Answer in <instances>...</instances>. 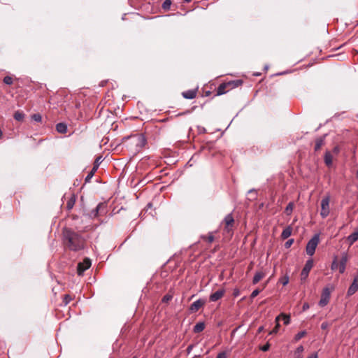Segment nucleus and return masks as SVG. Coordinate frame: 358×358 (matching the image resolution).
Returning a JSON list of instances; mask_svg holds the SVG:
<instances>
[{
	"label": "nucleus",
	"mask_w": 358,
	"mask_h": 358,
	"mask_svg": "<svg viewBox=\"0 0 358 358\" xmlns=\"http://www.w3.org/2000/svg\"><path fill=\"white\" fill-rule=\"evenodd\" d=\"M192 0H184V1L187 2V3H189Z\"/></svg>",
	"instance_id": "5fc2aeb1"
},
{
	"label": "nucleus",
	"mask_w": 358,
	"mask_h": 358,
	"mask_svg": "<svg viewBox=\"0 0 358 358\" xmlns=\"http://www.w3.org/2000/svg\"><path fill=\"white\" fill-rule=\"evenodd\" d=\"M340 151V148L338 146H335L333 149V152L335 154H338Z\"/></svg>",
	"instance_id": "de8ad7c7"
},
{
	"label": "nucleus",
	"mask_w": 358,
	"mask_h": 358,
	"mask_svg": "<svg viewBox=\"0 0 358 358\" xmlns=\"http://www.w3.org/2000/svg\"><path fill=\"white\" fill-rule=\"evenodd\" d=\"M310 308L309 304L308 303H304L302 307L303 311L307 310Z\"/></svg>",
	"instance_id": "a18cd8bd"
},
{
	"label": "nucleus",
	"mask_w": 358,
	"mask_h": 358,
	"mask_svg": "<svg viewBox=\"0 0 358 358\" xmlns=\"http://www.w3.org/2000/svg\"><path fill=\"white\" fill-rule=\"evenodd\" d=\"M24 117V114L21 111H16L14 113V118L17 121H22Z\"/></svg>",
	"instance_id": "393cba45"
},
{
	"label": "nucleus",
	"mask_w": 358,
	"mask_h": 358,
	"mask_svg": "<svg viewBox=\"0 0 358 358\" xmlns=\"http://www.w3.org/2000/svg\"><path fill=\"white\" fill-rule=\"evenodd\" d=\"M216 358H227V353L225 352H220Z\"/></svg>",
	"instance_id": "ea45409f"
},
{
	"label": "nucleus",
	"mask_w": 358,
	"mask_h": 358,
	"mask_svg": "<svg viewBox=\"0 0 358 358\" xmlns=\"http://www.w3.org/2000/svg\"><path fill=\"white\" fill-rule=\"evenodd\" d=\"M56 130L60 134H66L67 131V125L63 122L58 123L56 124Z\"/></svg>",
	"instance_id": "f3484780"
},
{
	"label": "nucleus",
	"mask_w": 358,
	"mask_h": 358,
	"mask_svg": "<svg viewBox=\"0 0 358 358\" xmlns=\"http://www.w3.org/2000/svg\"><path fill=\"white\" fill-rule=\"evenodd\" d=\"M308 358H318L317 353L314 352L308 356Z\"/></svg>",
	"instance_id": "09e8293b"
},
{
	"label": "nucleus",
	"mask_w": 358,
	"mask_h": 358,
	"mask_svg": "<svg viewBox=\"0 0 358 358\" xmlns=\"http://www.w3.org/2000/svg\"><path fill=\"white\" fill-rule=\"evenodd\" d=\"M280 282L282 284V285H286L289 282V277L287 275L284 276L280 279Z\"/></svg>",
	"instance_id": "473e14b6"
},
{
	"label": "nucleus",
	"mask_w": 358,
	"mask_h": 358,
	"mask_svg": "<svg viewBox=\"0 0 358 358\" xmlns=\"http://www.w3.org/2000/svg\"><path fill=\"white\" fill-rule=\"evenodd\" d=\"M172 299V296L171 295H169V294H166L165 295L163 299H162V301L163 302H168L169 301H170L171 299Z\"/></svg>",
	"instance_id": "4c0bfd02"
},
{
	"label": "nucleus",
	"mask_w": 358,
	"mask_h": 358,
	"mask_svg": "<svg viewBox=\"0 0 358 358\" xmlns=\"http://www.w3.org/2000/svg\"><path fill=\"white\" fill-rule=\"evenodd\" d=\"M31 117V120L37 122H41L42 120V116L39 113L33 114Z\"/></svg>",
	"instance_id": "c85d7f7f"
},
{
	"label": "nucleus",
	"mask_w": 358,
	"mask_h": 358,
	"mask_svg": "<svg viewBox=\"0 0 358 358\" xmlns=\"http://www.w3.org/2000/svg\"><path fill=\"white\" fill-rule=\"evenodd\" d=\"M3 83L6 85H11L13 83V78L10 76H5L3 78Z\"/></svg>",
	"instance_id": "7c9ffc66"
},
{
	"label": "nucleus",
	"mask_w": 358,
	"mask_h": 358,
	"mask_svg": "<svg viewBox=\"0 0 358 358\" xmlns=\"http://www.w3.org/2000/svg\"><path fill=\"white\" fill-rule=\"evenodd\" d=\"M279 327H280V324H279V323L278 322L277 324H276L275 327L273 329V331H271V334H276L278 332V331Z\"/></svg>",
	"instance_id": "37998d69"
},
{
	"label": "nucleus",
	"mask_w": 358,
	"mask_h": 358,
	"mask_svg": "<svg viewBox=\"0 0 358 358\" xmlns=\"http://www.w3.org/2000/svg\"><path fill=\"white\" fill-rule=\"evenodd\" d=\"M269 347H270L269 344L267 343L261 348V350H262L263 352H266L268 350Z\"/></svg>",
	"instance_id": "79ce46f5"
},
{
	"label": "nucleus",
	"mask_w": 358,
	"mask_h": 358,
	"mask_svg": "<svg viewBox=\"0 0 358 358\" xmlns=\"http://www.w3.org/2000/svg\"><path fill=\"white\" fill-rule=\"evenodd\" d=\"M329 196H325L324 197L322 198L321 201L320 215L322 218H325L329 215Z\"/></svg>",
	"instance_id": "20e7f679"
},
{
	"label": "nucleus",
	"mask_w": 358,
	"mask_h": 358,
	"mask_svg": "<svg viewBox=\"0 0 358 358\" xmlns=\"http://www.w3.org/2000/svg\"><path fill=\"white\" fill-rule=\"evenodd\" d=\"M196 91L192 90L182 92V96L187 99H192L196 96Z\"/></svg>",
	"instance_id": "6ab92c4d"
},
{
	"label": "nucleus",
	"mask_w": 358,
	"mask_h": 358,
	"mask_svg": "<svg viewBox=\"0 0 358 358\" xmlns=\"http://www.w3.org/2000/svg\"><path fill=\"white\" fill-rule=\"evenodd\" d=\"M205 303L206 301L204 299H199L191 304L189 310L192 312L195 313L198 311Z\"/></svg>",
	"instance_id": "9d476101"
},
{
	"label": "nucleus",
	"mask_w": 358,
	"mask_h": 358,
	"mask_svg": "<svg viewBox=\"0 0 358 358\" xmlns=\"http://www.w3.org/2000/svg\"><path fill=\"white\" fill-rule=\"evenodd\" d=\"M332 155L329 151H327L324 155V162L327 166H330L332 164Z\"/></svg>",
	"instance_id": "412c9836"
},
{
	"label": "nucleus",
	"mask_w": 358,
	"mask_h": 358,
	"mask_svg": "<svg viewBox=\"0 0 358 358\" xmlns=\"http://www.w3.org/2000/svg\"><path fill=\"white\" fill-rule=\"evenodd\" d=\"M265 276V273L262 271H257L253 277L252 283L254 285L259 282Z\"/></svg>",
	"instance_id": "a211bd4d"
},
{
	"label": "nucleus",
	"mask_w": 358,
	"mask_h": 358,
	"mask_svg": "<svg viewBox=\"0 0 358 358\" xmlns=\"http://www.w3.org/2000/svg\"><path fill=\"white\" fill-rule=\"evenodd\" d=\"M329 327V324L327 322L322 323L321 328L322 329H326Z\"/></svg>",
	"instance_id": "49530a36"
},
{
	"label": "nucleus",
	"mask_w": 358,
	"mask_h": 358,
	"mask_svg": "<svg viewBox=\"0 0 358 358\" xmlns=\"http://www.w3.org/2000/svg\"><path fill=\"white\" fill-rule=\"evenodd\" d=\"M240 295V290L238 288H235L233 291V296L238 297Z\"/></svg>",
	"instance_id": "58836bf2"
},
{
	"label": "nucleus",
	"mask_w": 358,
	"mask_h": 358,
	"mask_svg": "<svg viewBox=\"0 0 358 358\" xmlns=\"http://www.w3.org/2000/svg\"><path fill=\"white\" fill-rule=\"evenodd\" d=\"M228 86L227 83L221 84L217 88V94H223L226 92L225 88Z\"/></svg>",
	"instance_id": "a878e982"
},
{
	"label": "nucleus",
	"mask_w": 358,
	"mask_h": 358,
	"mask_svg": "<svg viewBox=\"0 0 358 358\" xmlns=\"http://www.w3.org/2000/svg\"><path fill=\"white\" fill-rule=\"evenodd\" d=\"M358 240V227L356 229V230L350 234L348 238L347 241H348L349 244L351 245L354 243H355Z\"/></svg>",
	"instance_id": "4468645a"
},
{
	"label": "nucleus",
	"mask_w": 358,
	"mask_h": 358,
	"mask_svg": "<svg viewBox=\"0 0 358 358\" xmlns=\"http://www.w3.org/2000/svg\"><path fill=\"white\" fill-rule=\"evenodd\" d=\"M242 84L243 81L241 80H236L227 83L228 86H231V87H238Z\"/></svg>",
	"instance_id": "b1692460"
},
{
	"label": "nucleus",
	"mask_w": 358,
	"mask_h": 358,
	"mask_svg": "<svg viewBox=\"0 0 358 358\" xmlns=\"http://www.w3.org/2000/svg\"><path fill=\"white\" fill-rule=\"evenodd\" d=\"M348 255L345 253L342 255L340 262L338 263V268L340 273H343L345 271L346 264L348 262Z\"/></svg>",
	"instance_id": "f8f14e48"
},
{
	"label": "nucleus",
	"mask_w": 358,
	"mask_h": 358,
	"mask_svg": "<svg viewBox=\"0 0 358 358\" xmlns=\"http://www.w3.org/2000/svg\"><path fill=\"white\" fill-rule=\"evenodd\" d=\"M292 232V228L291 226H287L286 228H285L281 234V238L282 239H286L289 238Z\"/></svg>",
	"instance_id": "2eb2a0df"
},
{
	"label": "nucleus",
	"mask_w": 358,
	"mask_h": 358,
	"mask_svg": "<svg viewBox=\"0 0 358 358\" xmlns=\"http://www.w3.org/2000/svg\"><path fill=\"white\" fill-rule=\"evenodd\" d=\"M303 351V347L302 345L299 346L295 352V355H301Z\"/></svg>",
	"instance_id": "c9c22d12"
},
{
	"label": "nucleus",
	"mask_w": 358,
	"mask_h": 358,
	"mask_svg": "<svg viewBox=\"0 0 358 358\" xmlns=\"http://www.w3.org/2000/svg\"><path fill=\"white\" fill-rule=\"evenodd\" d=\"M64 242L66 246L72 251H79L85 248V240L78 233L65 228L63 230Z\"/></svg>",
	"instance_id": "f257e3e1"
},
{
	"label": "nucleus",
	"mask_w": 358,
	"mask_h": 358,
	"mask_svg": "<svg viewBox=\"0 0 358 358\" xmlns=\"http://www.w3.org/2000/svg\"><path fill=\"white\" fill-rule=\"evenodd\" d=\"M224 293H225V289H218L217 291H216L215 292H214L210 295L209 299L210 301H213V302L217 301L224 296Z\"/></svg>",
	"instance_id": "9b49d317"
},
{
	"label": "nucleus",
	"mask_w": 358,
	"mask_h": 358,
	"mask_svg": "<svg viewBox=\"0 0 358 358\" xmlns=\"http://www.w3.org/2000/svg\"><path fill=\"white\" fill-rule=\"evenodd\" d=\"M338 267V263L337 262L336 257H335V259L332 262V264H331V268L332 270H336Z\"/></svg>",
	"instance_id": "2f4dec72"
},
{
	"label": "nucleus",
	"mask_w": 358,
	"mask_h": 358,
	"mask_svg": "<svg viewBox=\"0 0 358 358\" xmlns=\"http://www.w3.org/2000/svg\"><path fill=\"white\" fill-rule=\"evenodd\" d=\"M356 177L358 179V170L357 171V173H356Z\"/></svg>",
	"instance_id": "6e6d98bb"
},
{
	"label": "nucleus",
	"mask_w": 358,
	"mask_h": 358,
	"mask_svg": "<svg viewBox=\"0 0 358 358\" xmlns=\"http://www.w3.org/2000/svg\"><path fill=\"white\" fill-rule=\"evenodd\" d=\"M73 204H74V201H69L68 203H67V208L69 209H71L73 206Z\"/></svg>",
	"instance_id": "c03bdc74"
},
{
	"label": "nucleus",
	"mask_w": 358,
	"mask_h": 358,
	"mask_svg": "<svg viewBox=\"0 0 358 358\" xmlns=\"http://www.w3.org/2000/svg\"><path fill=\"white\" fill-rule=\"evenodd\" d=\"M282 317L283 322H284V324L285 325H287L290 323V317L289 315H286V314H284V313H281L280 315L277 316L275 317V322H279V320Z\"/></svg>",
	"instance_id": "dca6fc26"
},
{
	"label": "nucleus",
	"mask_w": 358,
	"mask_h": 358,
	"mask_svg": "<svg viewBox=\"0 0 358 358\" xmlns=\"http://www.w3.org/2000/svg\"><path fill=\"white\" fill-rule=\"evenodd\" d=\"M313 266V260L308 259L306 261V264L301 273V280H306L309 275V272Z\"/></svg>",
	"instance_id": "39448f33"
},
{
	"label": "nucleus",
	"mask_w": 358,
	"mask_h": 358,
	"mask_svg": "<svg viewBox=\"0 0 358 358\" xmlns=\"http://www.w3.org/2000/svg\"><path fill=\"white\" fill-rule=\"evenodd\" d=\"M207 241L208 243H211L214 241V236L212 232L209 233L207 237Z\"/></svg>",
	"instance_id": "f704fd0d"
},
{
	"label": "nucleus",
	"mask_w": 358,
	"mask_h": 358,
	"mask_svg": "<svg viewBox=\"0 0 358 358\" xmlns=\"http://www.w3.org/2000/svg\"><path fill=\"white\" fill-rule=\"evenodd\" d=\"M294 243V239H289L285 243V246L286 248H289Z\"/></svg>",
	"instance_id": "e433bc0d"
},
{
	"label": "nucleus",
	"mask_w": 358,
	"mask_h": 358,
	"mask_svg": "<svg viewBox=\"0 0 358 358\" xmlns=\"http://www.w3.org/2000/svg\"><path fill=\"white\" fill-rule=\"evenodd\" d=\"M326 137V135L323 136L322 137L318 138L315 140V150L318 151L324 142V138Z\"/></svg>",
	"instance_id": "aec40b11"
},
{
	"label": "nucleus",
	"mask_w": 358,
	"mask_h": 358,
	"mask_svg": "<svg viewBox=\"0 0 358 358\" xmlns=\"http://www.w3.org/2000/svg\"><path fill=\"white\" fill-rule=\"evenodd\" d=\"M294 358H303L302 355H295V357Z\"/></svg>",
	"instance_id": "603ef678"
},
{
	"label": "nucleus",
	"mask_w": 358,
	"mask_h": 358,
	"mask_svg": "<svg viewBox=\"0 0 358 358\" xmlns=\"http://www.w3.org/2000/svg\"><path fill=\"white\" fill-rule=\"evenodd\" d=\"M263 328H264L263 327H259L258 329V331L261 332L263 330Z\"/></svg>",
	"instance_id": "864d4df0"
},
{
	"label": "nucleus",
	"mask_w": 358,
	"mask_h": 358,
	"mask_svg": "<svg viewBox=\"0 0 358 358\" xmlns=\"http://www.w3.org/2000/svg\"><path fill=\"white\" fill-rule=\"evenodd\" d=\"M293 208H294V203L292 202H289L285 208V213L287 215H289L292 213Z\"/></svg>",
	"instance_id": "bb28decb"
},
{
	"label": "nucleus",
	"mask_w": 358,
	"mask_h": 358,
	"mask_svg": "<svg viewBox=\"0 0 358 358\" xmlns=\"http://www.w3.org/2000/svg\"><path fill=\"white\" fill-rule=\"evenodd\" d=\"M224 223L225 224L224 230L227 232H231L234 224V219L231 213L227 215L224 219Z\"/></svg>",
	"instance_id": "1a4fd4ad"
},
{
	"label": "nucleus",
	"mask_w": 358,
	"mask_h": 358,
	"mask_svg": "<svg viewBox=\"0 0 358 358\" xmlns=\"http://www.w3.org/2000/svg\"><path fill=\"white\" fill-rule=\"evenodd\" d=\"M358 290V277H355L348 290V295L351 296Z\"/></svg>",
	"instance_id": "ddd939ff"
},
{
	"label": "nucleus",
	"mask_w": 358,
	"mask_h": 358,
	"mask_svg": "<svg viewBox=\"0 0 358 358\" xmlns=\"http://www.w3.org/2000/svg\"><path fill=\"white\" fill-rule=\"evenodd\" d=\"M260 292V290L259 289H255L250 294V298L254 299L256 297Z\"/></svg>",
	"instance_id": "72a5a7b5"
},
{
	"label": "nucleus",
	"mask_w": 358,
	"mask_h": 358,
	"mask_svg": "<svg viewBox=\"0 0 358 358\" xmlns=\"http://www.w3.org/2000/svg\"><path fill=\"white\" fill-rule=\"evenodd\" d=\"M330 290L329 288L327 287H325L323 289V291H322V295H321V299L319 301V305L322 307H324L325 306L329 301V299H330Z\"/></svg>",
	"instance_id": "6e6552de"
},
{
	"label": "nucleus",
	"mask_w": 358,
	"mask_h": 358,
	"mask_svg": "<svg viewBox=\"0 0 358 358\" xmlns=\"http://www.w3.org/2000/svg\"><path fill=\"white\" fill-rule=\"evenodd\" d=\"M306 335V331H299V333H297L295 336H294V340L296 341H299L301 338H302L303 336H305Z\"/></svg>",
	"instance_id": "cd10ccee"
},
{
	"label": "nucleus",
	"mask_w": 358,
	"mask_h": 358,
	"mask_svg": "<svg viewBox=\"0 0 358 358\" xmlns=\"http://www.w3.org/2000/svg\"><path fill=\"white\" fill-rule=\"evenodd\" d=\"M192 348H193V345H189L187 347V353H188V354H189V353L191 352V351H192Z\"/></svg>",
	"instance_id": "8fccbe9b"
},
{
	"label": "nucleus",
	"mask_w": 358,
	"mask_h": 358,
	"mask_svg": "<svg viewBox=\"0 0 358 358\" xmlns=\"http://www.w3.org/2000/svg\"><path fill=\"white\" fill-rule=\"evenodd\" d=\"M251 193H254L255 194V196H256V190L255 189H250L248 191V194H251Z\"/></svg>",
	"instance_id": "3c124183"
},
{
	"label": "nucleus",
	"mask_w": 358,
	"mask_h": 358,
	"mask_svg": "<svg viewBox=\"0 0 358 358\" xmlns=\"http://www.w3.org/2000/svg\"><path fill=\"white\" fill-rule=\"evenodd\" d=\"M102 162L101 157H98L95 159L92 169L89 172L85 178V182H89L92 178L94 176L95 172L97 171L101 162Z\"/></svg>",
	"instance_id": "423d86ee"
},
{
	"label": "nucleus",
	"mask_w": 358,
	"mask_h": 358,
	"mask_svg": "<svg viewBox=\"0 0 358 358\" xmlns=\"http://www.w3.org/2000/svg\"><path fill=\"white\" fill-rule=\"evenodd\" d=\"M320 242V236L319 234H315L310 240L308 241L306 251L307 255L309 256H313L315 252V249Z\"/></svg>",
	"instance_id": "7ed1b4c3"
},
{
	"label": "nucleus",
	"mask_w": 358,
	"mask_h": 358,
	"mask_svg": "<svg viewBox=\"0 0 358 358\" xmlns=\"http://www.w3.org/2000/svg\"><path fill=\"white\" fill-rule=\"evenodd\" d=\"M146 143L147 140L143 134H136L125 139L126 147L133 154L140 152Z\"/></svg>",
	"instance_id": "f03ea898"
},
{
	"label": "nucleus",
	"mask_w": 358,
	"mask_h": 358,
	"mask_svg": "<svg viewBox=\"0 0 358 358\" xmlns=\"http://www.w3.org/2000/svg\"><path fill=\"white\" fill-rule=\"evenodd\" d=\"M171 5V0H165L162 3V8L164 9H169Z\"/></svg>",
	"instance_id": "c756f323"
},
{
	"label": "nucleus",
	"mask_w": 358,
	"mask_h": 358,
	"mask_svg": "<svg viewBox=\"0 0 358 358\" xmlns=\"http://www.w3.org/2000/svg\"><path fill=\"white\" fill-rule=\"evenodd\" d=\"M91 260L85 258L83 262L78 264V274L82 275L83 273L91 266Z\"/></svg>",
	"instance_id": "0eeeda50"
},
{
	"label": "nucleus",
	"mask_w": 358,
	"mask_h": 358,
	"mask_svg": "<svg viewBox=\"0 0 358 358\" xmlns=\"http://www.w3.org/2000/svg\"><path fill=\"white\" fill-rule=\"evenodd\" d=\"M103 209H104V205L102 203H99L97 205L96 208L91 212V215L93 217H96L99 215V211L101 210H103Z\"/></svg>",
	"instance_id": "4be33fe9"
},
{
	"label": "nucleus",
	"mask_w": 358,
	"mask_h": 358,
	"mask_svg": "<svg viewBox=\"0 0 358 358\" xmlns=\"http://www.w3.org/2000/svg\"><path fill=\"white\" fill-rule=\"evenodd\" d=\"M205 329V324L203 322H198L194 327V332L199 333L201 332Z\"/></svg>",
	"instance_id": "5701e85b"
},
{
	"label": "nucleus",
	"mask_w": 358,
	"mask_h": 358,
	"mask_svg": "<svg viewBox=\"0 0 358 358\" xmlns=\"http://www.w3.org/2000/svg\"><path fill=\"white\" fill-rule=\"evenodd\" d=\"M64 300L65 304L66 305L70 302V301L71 300V298L70 297L69 295H65Z\"/></svg>",
	"instance_id": "a19ab883"
},
{
	"label": "nucleus",
	"mask_w": 358,
	"mask_h": 358,
	"mask_svg": "<svg viewBox=\"0 0 358 358\" xmlns=\"http://www.w3.org/2000/svg\"><path fill=\"white\" fill-rule=\"evenodd\" d=\"M357 308H358V303H357Z\"/></svg>",
	"instance_id": "4d7b16f0"
}]
</instances>
